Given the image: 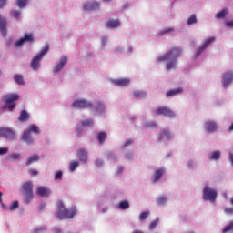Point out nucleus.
Masks as SVG:
<instances>
[{"label": "nucleus", "mask_w": 233, "mask_h": 233, "mask_svg": "<svg viewBox=\"0 0 233 233\" xmlns=\"http://www.w3.org/2000/svg\"><path fill=\"white\" fill-rule=\"evenodd\" d=\"M57 208L56 216L60 219H72V218L76 214L75 208L66 209V208H65V204H63V201L61 200L57 202Z\"/></svg>", "instance_id": "obj_1"}, {"label": "nucleus", "mask_w": 233, "mask_h": 233, "mask_svg": "<svg viewBox=\"0 0 233 233\" xmlns=\"http://www.w3.org/2000/svg\"><path fill=\"white\" fill-rule=\"evenodd\" d=\"M21 192L24 196V203L28 205L34 199V184L32 181L25 182L21 187Z\"/></svg>", "instance_id": "obj_2"}, {"label": "nucleus", "mask_w": 233, "mask_h": 233, "mask_svg": "<svg viewBox=\"0 0 233 233\" xmlns=\"http://www.w3.org/2000/svg\"><path fill=\"white\" fill-rule=\"evenodd\" d=\"M48 50H50V47L48 46H45L40 53L33 57L30 63L33 70H39V67L41 66V59H43L46 54H48Z\"/></svg>", "instance_id": "obj_3"}, {"label": "nucleus", "mask_w": 233, "mask_h": 233, "mask_svg": "<svg viewBox=\"0 0 233 233\" xmlns=\"http://www.w3.org/2000/svg\"><path fill=\"white\" fill-rule=\"evenodd\" d=\"M32 132H34L35 134H39V127H37V126L34 124L29 126V128L24 131L22 135V137H21L22 141H25V143H27V145H32V143H34V138L32 137Z\"/></svg>", "instance_id": "obj_4"}, {"label": "nucleus", "mask_w": 233, "mask_h": 233, "mask_svg": "<svg viewBox=\"0 0 233 233\" xmlns=\"http://www.w3.org/2000/svg\"><path fill=\"white\" fill-rule=\"evenodd\" d=\"M5 101V106L9 110V112H14V109L16 106V104L15 101H19V95L17 94H11V95H5L3 96Z\"/></svg>", "instance_id": "obj_5"}, {"label": "nucleus", "mask_w": 233, "mask_h": 233, "mask_svg": "<svg viewBox=\"0 0 233 233\" xmlns=\"http://www.w3.org/2000/svg\"><path fill=\"white\" fill-rule=\"evenodd\" d=\"M181 48L179 47H172L166 55L157 58L158 63L161 61H167V59H173L177 61V57L181 56Z\"/></svg>", "instance_id": "obj_6"}, {"label": "nucleus", "mask_w": 233, "mask_h": 233, "mask_svg": "<svg viewBox=\"0 0 233 233\" xmlns=\"http://www.w3.org/2000/svg\"><path fill=\"white\" fill-rule=\"evenodd\" d=\"M218 198V190L206 186L203 189V199L204 201H210L211 203H216Z\"/></svg>", "instance_id": "obj_7"}, {"label": "nucleus", "mask_w": 233, "mask_h": 233, "mask_svg": "<svg viewBox=\"0 0 233 233\" xmlns=\"http://www.w3.org/2000/svg\"><path fill=\"white\" fill-rule=\"evenodd\" d=\"M155 114L156 116H165V117H169V119H172V117H176V113L172 111V109L165 106L157 107L155 110Z\"/></svg>", "instance_id": "obj_8"}, {"label": "nucleus", "mask_w": 233, "mask_h": 233, "mask_svg": "<svg viewBox=\"0 0 233 233\" xmlns=\"http://www.w3.org/2000/svg\"><path fill=\"white\" fill-rule=\"evenodd\" d=\"M0 137H5V139H15L16 134L14 129L10 127H0Z\"/></svg>", "instance_id": "obj_9"}, {"label": "nucleus", "mask_w": 233, "mask_h": 233, "mask_svg": "<svg viewBox=\"0 0 233 233\" xmlns=\"http://www.w3.org/2000/svg\"><path fill=\"white\" fill-rule=\"evenodd\" d=\"M34 41V35L32 34H26L24 35V37L20 38L18 41L15 42V46L16 48H19L20 46H23L25 43H32Z\"/></svg>", "instance_id": "obj_10"}, {"label": "nucleus", "mask_w": 233, "mask_h": 233, "mask_svg": "<svg viewBox=\"0 0 233 233\" xmlns=\"http://www.w3.org/2000/svg\"><path fill=\"white\" fill-rule=\"evenodd\" d=\"M72 106L74 108H92L93 105L92 103L82 99V100H76L72 104Z\"/></svg>", "instance_id": "obj_11"}, {"label": "nucleus", "mask_w": 233, "mask_h": 233, "mask_svg": "<svg viewBox=\"0 0 233 233\" xmlns=\"http://www.w3.org/2000/svg\"><path fill=\"white\" fill-rule=\"evenodd\" d=\"M214 41H216V37L214 36L206 39L204 44L197 50V57L201 56V53L206 50L207 46H210Z\"/></svg>", "instance_id": "obj_12"}, {"label": "nucleus", "mask_w": 233, "mask_h": 233, "mask_svg": "<svg viewBox=\"0 0 233 233\" xmlns=\"http://www.w3.org/2000/svg\"><path fill=\"white\" fill-rule=\"evenodd\" d=\"M232 81H233V73H232V71H226L223 74V77H222L223 86H225V88H227V86H228V84L232 83Z\"/></svg>", "instance_id": "obj_13"}, {"label": "nucleus", "mask_w": 233, "mask_h": 233, "mask_svg": "<svg viewBox=\"0 0 233 233\" xmlns=\"http://www.w3.org/2000/svg\"><path fill=\"white\" fill-rule=\"evenodd\" d=\"M77 156L78 159L82 161V163H88V152H86V149L80 147L77 150Z\"/></svg>", "instance_id": "obj_14"}, {"label": "nucleus", "mask_w": 233, "mask_h": 233, "mask_svg": "<svg viewBox=\"0 0 233 233\" xmlns=\"http://www.w3.org/2000/svg\"><path fill=\"white\" fill-rule=\"evenodd\" d=\"M204 127L207 132H216L218 130V124L212 120L206 121Z\"/></svg>", "instance_id": "obj_15"}, {"label": "nucleus", "mask_w": 233, "mask_h": 233, "mask_svg": "<svg viewBox=\"0 0 233 233\" xmlns=\"http://www.w3.org/2000/svg\"><path fill=\"white\" fill-rule=\"evenodd\" d=\"M172 137H174V136L168 129H163L159 133V141H163V139H165L166 141H170Z\"/></svg>", "instance_id": "obj_16"}, {"label": "nucleus", "mask_w": 233, "mask_h": 233, "mask_svg": "<svg viewBox=\"0 0 233 233\" xmlns=\"http://www.w3.org/2000/svg\"><path fill=\"white\" fill-rule=\"evenodd\" d=\"M66 63H68V57L63 56L60 62L55 66L54 73L58 74V72H61V70H63V67L65 66V65H66Z\"/></svg>", "instance_id": "obj_17"}, {"label": "nucleus", "mask_w": 233, "mask_h": 233, "mask_svg": "<svg viewBox=\"0 0 233 233\" xmlns=\"http://www.w3.org/2000/svg\"><path fill=\"white\" fill-rule=\"evenodd\" d=\"M50 188L46 187H39L36 189L37 196H40V198H48L50 196Z\"/></svg>", "instance_id": "obj_18"}, {"label": "nucleus", "mask_w": 233, "mask_h": 233, "mask_svg": "<svg viewBox=\"0 0 233 233\" xmlns=\"http://www.w3.org/2000/svg\"><path fill=\"white\" fill-rule=\"evenodd\" d=\"M99 9V3L93 2V3H86L84 4V10L86 11H92Z\"/></svg>", "instance_id": "obj_19"}, {"label": "nucleus", "mask_w": 233, "mask_h": 233, "mask_svg": "<svg viewBox=\"0 0 233 233\" xmlns=\"http://www.w3.org/2000/svg\"><path fill=\"white\" fill-rule=\"evenodd\" d=\"M164 174H165V168H158L155 170V174L153 177V183H157V181L161 179Z\"/></svg>", "instance_id": "obj_20"}, {"label": "nucleus", "mask_w": 233, "mask_h": 233, "mask_svg": "<svg viewBox=\"0 0 233 233\" xmlns=\"http://www.w3.org/2000/svg\"><path fill=\"white\" fill-rule=\"evenodd\" d=\"M167 97H172L174 96H178V94H183V88L182 87H177V89H171L169 91H167Z\"/></svg>", "instance_id": "obj_21"}, {"label": "nucleus", "mask_w": 233, "mask_h": 233, "mask_svg": "<svg viewBox=\"0 0 233 233\" xmlns=\"http://www.w3.org/2000/svg\"><path fill=\"white\" fill-rule=\"evenodd\" d=\"M0 32L2 35H6V19L0 15Z\"/></svg>", "instance_id": "obj_22"}, {"label": "nucleus", "mask_w": 233, "mask_h": 233, "mask_svg": "<svg viewBox=\"0 0 233 233\" xmlns=\"http://www.w3.org/2000/svg\"><path fill=\"white\" fill-rule=\"evenodd\" d=\"M114 83L117 86H128V85H130V80L128 78H121L115 80Z\"/></svg>", "instance_id": "obj_23"}, {"label": "nucleus", "mask_w": 233, "mask_h": 233, "mask_svg": "<svg viewBox=\"0 0 233 233\" xmlns=\"http://www.w3.org/2000/svg\"><path fill=\"white\" fill-rule=\"evenodd\" d=\"M121 25L119 20H108L106 24V28H117Z\"/></svg>", "instance_id": "obj_24"}, {"label": "nucleus", "mask_w": 233, "mask_h": 233, "mask_svg": "<svg viewBox=\"0 0 233 233\" xmlns=\"http://www.w3.org/2000/svg\"><path fill=\"white\" fill-rule=\"evenodd\" d=\"M40 157L39 155H33L27 158L26 165H32V163H37L39 161Z\"/></svg>", "instance_id": "obj_25"}, {"label": "nucleus", "mask_w": 233, "mask_h": 233, "mask_svg": "<svg viewBox=\"0 0 233 233\" xmlns=\"http://www.w3.org/2000/svg\"><path fill=\"white\" fill-rule=\"evenodd\" d=\"M226 15H228V9H222L220 12L217 13L216 18L217 19H225Z\"/></svg>", "instance_id": "obj_26"}, {"label": "nucleus", "mask_w": 233, "mask_h": 233, "mask_svg": "<svg viewBox=\"0 0 233 233\" xmlns=\"http://www.w3.org/2000/svg\"><path fill=\"white\" fill-rule=\"evenodd\" d=\"M28 117H30L28 113L25 110H22L18 119H19V121L23 122V121H26V119H28Z\"/></svg>", "instance_id": "obj_27"}, {"label": "nucleus", "mask_w": 233, "mask_h": 233, "mask_svg": "<svg viewBox=\"0 0 233 233\" xmlns=\"http://www.w3.org/2000/svg\"><path fill=\"white\" fill-rule=\"evenodd\" d=\"M14 79L17 85H25V80L23 78V76L21 75H15Z\"/></svg>", "instance_id": "obj_28"}, {"label": "nucleus", "mask_w": 233, "mask_h": 233, "mask_svg": "<svg viewBox=\"0 0 233 233\" xmlns=\"http://www.w3.org/2000/svg\"><path fill=\"white\" fill-rule=\"evenodd\" d=\"M130 208V204L127 200L121 201L119 203V208L121 210H127V208Z\"/></svg>", "instance_id": "obj_29"}, {"label": "nucleus", "mask_w": 233, "mask_h": 233, "mask_svg": "<svg viewBox=\"0 0 233 233\" xmlns=\"http://www.w3.org/2000/svg\"><path fill=\"white\" fill-rule=\"evenodd\" d=\"M168 63L167 64V70H172V68H176V60L167 59Z\"/></svg>", "instance_id": "obj_30"}, {"label": "nucleus", "mask_w": 233, "mask_h": 233, "mask_svg": "<svg viewBox=\"0 0 233 233\" xmlns=\"http://www.w3.org/2000/svg\"><path fill=\"white\" fill-rule=\"evenodd\" d=\"M133 96L137 99H141V97H145V96H147V93L144 91H134Z\"/></svg>", "instance_id": "obj_31"}, {"label": "nucleus", "mask_w": 233, "mask_h": 233, "mask_svg": "<svg viewBox=\"0 0 233 233\" xmlns=\"http://www.w3.org/2000/svg\"><path fill=\"white\" fill-rule=\"evenodd\" d=\"M79 167V162L72 161L69 166L70 172H75V170Z\"/></svg>", "instance_id": "obj_32"}, {"label": "nucleus", "mask_w": 233, "mask_h": 233, "mask_svg": "<svg viewBox=\"0 0 233 233\" xmlns=\"http://www.w3.org/2000/svg\"><path fill=\"white\" fill-rule=\"evenodd\" d=\"M167 201H168V198L165 196L163 197H159L157 199V205H165L167 203Z\"/></svg>", "instance_id": "obj_33"}, {"label": "nucleus", "mask_w": 233, "mask_h": 233, "mask_svg": "<svg viewBox=\"0 0 233 233\" xmlns=\"http://www.w3.org/2000/svg\"><path fill=\"white\" fill-rule=\"evenodd\" d=\"M219 157H221V152L214 151L213 153H211V157H210L211 160L216 161V160L219 159Z\"/></svg>", "instance_id": "obj_34"}, {"label": "nucleus", "mask_w": 233, "mask_h": 233, "mask_svg": "<svg viewBox=\"0 0 233 233\" xmlns=\"http://www.w3.org/2000/svg\"><path fill=\"white\" fill-rule=\"evenodd\" d=\"M82 127H94V119L83 120Z\"/></svg>", "instance_id": "obj_35"}, {"label": "nucleus", "mask_w": 233, "mask_h": 233, "mask_svg": "<svg viewBox=\"0 0 233 233\" xmlns=\"http://www.w3.org/2000/svg\"><path fill=\"white\" fill-rule=\"evenodd\" d=\"M19 157H21V155L17 153H13L7 157V159H9V161H15L16 159H19Z\"/></svg>", "instance_id": "obj_36"}, {"label": "nucleus", "mask_w": 233, "mask_h": 233, "mask_svg": "<svg viewBox=\"0 0 233 233\" xmlns=\"http://www.w3.org/2000/svg\"><path fill=\"white\" fill-rule=\"evenodd\" d=\"M16 5L19 8H25L28 5V0H17Z\"/></svg>", "instance_id": "obj_37"}, {"label": "nucleus", "mask_w": 233, "mask_h": 233, "mask_svg": "<svg viewBox=\"0 0 233 233\" xmlns=\"http://www.w3.org/2000/svg\"><path fill=\"white\" fill-rule=\"evenodd\" d=\"M105 139H106V132H100L98 134V141H99V143H101V144L105 143Z\"/></svg>", "instance_id": "obj_38"}, {"label": "nucleus", "mask_w": 233, "mask_h": 233, "mask_svg": "<svg viewBox=\"0 0 233 233\" xmlns=\"http://www.w3.org/2000/svg\"><path fill=\"white\" fill-rule=\"evenodd\" d=\"M55 180L56 181H62L63 180V171L58 170L55 174Z\"/></svg>", "instance_id": "obj_39"}, {"label": "nucleus", "mask_w": 233, "mask_h": 233, "mask_svg": "<svg viewBox=\"0 0 233 233\" xmlns=\"http://www.w3.org/2000/svg\"><path fill=\"white\" fill-rule=\"evenodd\" d=\"M198 23V19L196 18V15H192L188 19H187V25H196Z\"/></svg>", "instance_id": "obj_40"}, {"label": "nucleus", "mask_w": 233, "mask_h": 233, "mask_svg": "<svg viewBox=\"0 0 233 233\" xmlns=\"http://www.w3.org/2000/svg\"><path fill=\"white\" fill-rule=\"evenodd\" d=\"M148 216H150V212H148V211L142 212L139 216L140 221H145V219H147V218H148Z\"/></svg>", "instance_id": "obj_41"}, {"label": "nucleus", "mask_w": 233, "mask_h": 233, "mask_svg": "<svg viewBox=\"0 0 233 233\" xmlns=\"http://www.w3.org/2000/svg\"><path fill=\"white\" fill-rule=\"evenodd\" d=\"M159 223V218H156L149 224V230H154L156 227H157V224Z\"/></svg>", "instance_id": "obj_42"}, {"label": "nucleus", "mask_w": 233, "mask_h": 233, "mask_svg": "<svg viewBox=\"0 0 233 233\" xmlns=\"http://www.w3.org/2000/svg\"><path fill=\"white\" fill-rule=\"evenodd\" d=\"M16 208H19V201L15 200L9 207V210H15Z\"/></svg>", "instance_id": "obj_43"}, {"label": "nucleus", "mask_w": 233, "mask_h": 233, "mask_svg": "<svg viewBox=\"0 0 233 233\" xmlns=\"http://www.w3.org/2000/svg\"><path fill=\"white\" fill-rule=\"evenodd\" d=\"M230 230H233V221L226 226V228L223 229V233L230 232Z\"/></svg>", "instance_id": "obj_44"}, {"label": "nucleus", "mask_w": 233, "mask_h": 233, "mask_svg": "<svg viewBox=\"0 0 233 233\" xmlns=\"http://www.w3.org/2000/svg\"><path fill=\"white\" fill-rule=\"evenodd\" d=\"M169 32H174V27H167L164 29L159 33V35H165V34H169Z\"/></svg>", "instance_id": "obj_45"}, {"label": "nucleus", "mask_w": 233, "mask_h": 233, "mask_svg": "<svg viewBox=\"0 0 233 233\" xmlns=\"http://www.w3.org/2000/svg\"><path fill=\"white\" fill-rule=\"evenodd\" d=\"M225 214H228L229 216L233 215V208H227L224 209Z\"/></svg>", "instance_id": "obj_46"}, {"label": "nucleus", "mask_w": 233, "mask_h": 233, "mask_svg": "<svg viewBox=\"0 0 233 233\" xmlns=\"http://www.w3.org/2000/svg\"><path fill=\"white\" fill-rule=\"evenodd\" d=\"M96 110H97V111L105 110V106L103 105V103L98 102V103L96 104Z\"/></svg>", "instance_id": "obj_47"}, {"label": "nucleus", "mask_w": 233, "mask_h": 233, "mask_svg": "<svg viewBox=\"0 0 233 233\" xmlns=\"http://www.w3.org/2000/svg\"><path fill=\"white\" fill-rule=\"evenodd\" d=\"M5 154H8V148L0 147V156H5Z\"/></svg>", "instance_id": "obj_48"}, {"label": "nucleus", "mask_w": 233, "mask_h": 233, "mask_svg": "<svg viewBox=\"0 0 233 233\" xmlns=\"http://www.w3.org/2000/svg\"><path fill=\"white\" fill-rule=\"evenodd\" d=\"M13 17H15V19H19V15H21V12L19 11H12Z\"/></svg>", "instance_id": "obj_49"}, {"label": "nucleus", "mask_w": 233, "mask_h": 233, "mask_svg": "<svg viewBox=\"0 0 233 233\" xmlns=\"http://www.w3.org/2000/svg\"><path fill=\"white\" fill-rule=\"evenodd\" d=\"M95 165L96 167H103V161L97 159V160L95 161Z\"/></svg>", "instance_id": "obj_50"}, {"label": "nucleus", "mask_w": 233, "mask_h": 233, "mask_svg": "<svg viewBox=\"0 0 233 233\" xmlns=\"http://www.w3.org/2000/svg\"><path fill=\"white\" fill-rule=\"evenodd\" d=\"M134 143V140L128 139L124 143V147H128V145H132Z\"/></svg>", "instance_id": "obj_51"}, {"label": "nucleus", "mask_w": 233, "mask_h": 233, "mask_svg": "<svg viewBox=\"0 0 233 233\" xmlns=\"http://www.w3.org/2000/svg\"><path fill=\"white\" fill-rule=\"evenodd\" d=\"M226 25H228V28H233V20L226 22Z\"/></svg>", "instance_id": "obj_52"}, {"label": "nucleus", "mask_w": 233, "mask_h": 233, "mask_svg": "<svg viewBox=\"0 0 233 233\" xmlns=\"http://www.w3.org/2000/svg\"><path fill=\"white\" fill-rule=\"evenodd\" d=\"M43 230H46V228H39L35 230V233L43 232Z\"/></svg>", "instance_id": "obj_53"}, {"label": "nucleus", "mask_w": 233, "mask_h": 233, "mask_svg": "<svg viewBox=\"0 0 233 233\" xmlns=\"http://www.w3.org/2000/svg\"><path fill=\"white\" fill-rule=\"evenodd\" d=\"M31 176H37V171L35 169H30Z\"/></svg>", "instance_id": "obj_54"}, {"label": "nucleus", "mask_w": 233, "mask_h": 233, "mask_svg": "<svg viewBox=\"0 0 233 233\" xmlns=\"http://www.w3.org/2000/svg\"><path fill=\"white\" fill-rule=\"evenodd\" d=\"M6 5V0H0V8H3Z\"/></svg>", "instance_id": "obj_55"}, {"label": "nucleus", "mask_w": 233, "mask_h": 233, "mask_svg": "<svg viewBox=\"0 0 233 233\" xmlns=\"http://www.w3.org/2000/svg\"><path fill=\"white\" fill-rule=\"evenodd\" d=\"M229 161L233 166V154L232 153H229Z\"/></svg>", "instance_id": "obj_56"}, {"label": "nucleus", "mask_w": 233, "mask_h": 233, "mask_svg": "<svg viewBox=\"0 0 233 233\" xmlns=\"http://www.w3.org/2000/svg\"><path fill=\"white\" fill-rule=\"evenodd\" d=\"M3 192L0 191V203H3Z\"/></svg>", "instance_id": "obj_57"}, {"label": "nucleus", "mask_w": 233, "mask_h": 233, "mask_svg": "<svg viewBox=\"0 0 233 233\" xmlns=\"http://www.w3.org/2000/svg\"><path fill=\"white\" fill-rule=\"evenodd\" d=\"M2 205V208H4V210H7L8 208H6V206H5V204H3V202L1 203Z\"/></svg>", "instance_id": "obj_58"}, {"label": "nucleus", "mask_w": 233, "mask_h": 233, "mask_svg": "<svg viewBox=\"0 0 233 233\" xmlns=\"http://www.w3.org/2000/svg\"><path fill=\"white\" fill-rule=\"evenodd\" d=\"M147 127H156V123L152 122L151 124L147 125Z\"/></svg>", "instance_id": "obj_59"}, {"label": "nucleus", "mask_w": 233, "mask_h": 233, "mask_svg": "<svg viewBox=\"0 0 233 233\" xmlns=\"http://www.w3.org/2000/svg\"><path fill=\"white\" fill-rule=\"evenodd\" d=\"M228 130H233V123L229 126Z\"/></svg>", "instance_id": "obj_60"}, {"label": "nucleus", "mask_w": 233, "mask_h": 233, "mask_svg": "<svg viewBox=\"0 0 233 233\" xmlns=\"http://www.w3.org/2000/svg\"><path fill=\"white\" fill-rule=\"evenodd\" d=\"M120 172H123V167L118 168V174H120Z\"/></svg>", "instance_id": "obj_61"}, {"label": "nucleus", "mask_w": 233, "mask_h": 233, "mask_svg": "<svg viewBox=\"0 0 233 233\" xmlns=\"http://www.w3.org/2000/svg\"><path fill=\"white\" fill-rule=\"evenodd\" d=\"M56 233H61V229H56Z\"/></svg>", "instance_id": "obj_62"}, {"label": "nucleus", "mask_w": 233, "mask_h": 233, "mask_svg": "<svg viewBox=\"0 0 233 233\" xmlns=\"http://www.w3.org/2000/svg\"><path fill=\"white\" fill-rule=\"evenodd\" d=\"M230 203H231V205H233V198H231Z\"/></svg>", "instance_id": "obj_63"}, {"label": "nucleus", "mask_w": 233, "mask_h": 233, "mask_svg": "<svg viewBox=\"0 0 233 233\" xmlns=\"http://www.w3.org/2000/svg\"><path fill=\"white\" fill-rule=\"evenodd\" d=\"M188 165H189V167H192V162H189Z\"/></svg>", "instance_id": "obj_64"}]
</instances>
